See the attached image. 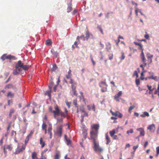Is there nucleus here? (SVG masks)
<instances>
[{"label":"nucleus","mask_w":159,"mask_h":159,"mask_svg":"<svg viewBox=\"0 0 159 159\" xmlns=\"http://www.w3.org/2000/svg\"><path fill=\"white\" fill-rule=\"evenodd\" d=\"M47 127V125L44 123H43L42 126V129L44 130V129H46V128Z\"/></svg>","instance_id":"nucleus-41"},{"label":"nucleus","mask_w":159,"mask_h":159,"mask_svg":"<svg viewBox=\"0 0 159 159\" xmlns=\"http://www.w3.org/2000/svg\"><path fill=\"white\" fill-rule=\"evenodd\" d=\"M110 112L111 113L112 115L113 116H117L118 115L119 111H116L115 112L112 111L111 110H110Z\"/></svg>","instance_id":"nucleus-25"},{"label":"nucleus","mask_w":159,"mask_h":159,"mask_svg":"<svg viewBox=\"0 0 159 159\" xmlns=\"http://www.w3.org/2000/svg\"><path fill=\"white\" fill-rule=\"evenodd\" d=\"M85 35V38L86 39V40H87L89 38L90 36L89 32L87 30L86 32Z\"/></svg>","instance_id":"nucleus-31"},{"label":"nucleus","mask_w":159,"mask_h":159,"mask_svg":"<svg viewBox=\"0 0 159 159\" xmlns=\"http://www.w3.org/2000/svg\"><path fill=\"white\" fill-rule=\"evenodd\" d=\"M71 90L70 92V93L72 97L74 96H77L78 94L76 90V86L72 85H71Z\"/></svg>","instance_id":"nucleus-6"},{"label":"nucleus","mask_w":159,"mask_h":159,"mask_svg":"<svg viewBox=\"0 0 159 159\" xmlns=\"http://www.w3.org/2000/svg\"><path fill=\"white\" fill-rule=\"evenodd\" d=\"M147 129L149 130L151 132H154L155 129V125L154 124H152L149 125L147 127Z\"/></svg>","instance_id":"nucleus-12"},{"label":"nucleus","mask_w":159,"mask_h":159,"mask_svg":"<svg viewBox=\"0 0 159 159\" xmlns=\"http://www.w3.org/2000/svg\"><path fill=\"white\" fill-rule=\"evenodd\" d=\"M26 148L25 145H22L21 148H20L19 146H18L16 149V151L14 152L15 154H18L20 153L23 152V151Z\"/></svg>","instance_id":"nucleus-7"},{"label":"nucleus","mask_w":159,"mask_h":159,"mask_svg":"<svg viewBox=\"0 0 159 159\" xmlns=\"http://www.w3.org/2000/svg\"><path fill=\"white\" fill-rule=\"evenodd\" d=\"M6 148H5V146H4V147H3V152L6 155L7 154V151L6 150Z\"/></svg>","instance_id":"nucleus-54"},{"label":"nucleus","mask_w":159,"mask_h":159,"mask_svg":"<svg viewBox=\"0 0 159 159\" xmlns=\"http://www.w3.org/2000/svg\"><path fill=\"white\" fill-rule=\"evenodd\" d=\"M1 59H2V61H3L5 60L6 59H7V55L6 54H4L1 57Z\"/></svg>","instance_id":"nucleus-38"},{"label":"nucleus","mask_w":159,"mask_h":159,"mask_svg":"<svg viewBox=\"0 0 159 159\" xmlns=\"http://www.w3.org/2000/svg\"><path fill=\"white\" fill-rule=\"evenodd\" d=\"M67 12L68 13H69L72 10V4L71 2L68 5V7L67 8Z\"/></svg>","instance_id":"nucleus-21"},{"label":"nucleus","mask_w":159,"mask_h":159,"mask_svg":"<svg viewBox=\"0 0 159 159\" xmlns=\"http://www.w3.org/2000/svg\"><path fill=\"white\" fill-rule=\"evenodd\" d=\"M62 128L63 126L62 125L57 127V133L60 137L62 136Z\"/></svg>","instance_id":"nucleus-9"},{"label":"nucleus","mask_w":159,"mask_h":159,"mask_svg":"<svg viewBox=\"0 0 159 159\" xmlns=\"http://www.w3.org/2000/svg\"><path fill=\"white\" fill-rule=\"evenodd\" d=\"M52 43V41L50 39L47 40L46 41V44L48 46L51 45Z\"/></svg>","instance_id":"nucleus-27"},{"label":"nucleus","mask_w":159,"mask_h":159,"mask_svg":"<svg viewBox=\"0 0 159 159\" xmlns=\"http://www.w3.org/2000/svg\"><path fill=\"white\" fill-rule=\"evenodd\" d=\"M3 137H2L0 140V145H2L3 143Z\"/></svg>","instance_id":"nucleus-57"},{"label":"nucleus","mask_w":159,"mask_h":159,"mask_svg":"<svg viewBox=\"0 0 159 159\" xmlns=\"http://www.w3.org/2000/svg\"><path fill=\"white\" fill-rule=\"evenodd\" d=\"M4 146H5V148H6V149H8L10 151H11L13 148L11 144L7 145H5Z\"/></svg>","instance_id":"nucleus-20"},{"label":"nucleus","mask_w":159,"mask_h":159,"mask_svg":"<svg viewBox=\"0 0 159 159\" xmlns=\"http://www.w3.org/2000/svg\"><path fill=\"white\" fill-rule=\"evenodd\" d=\"M93 148L95 152H102L103 149L102 148H101L99 145V143L97 141H93Z\"/></svg>","instance_id":"nucleus-3"},{"label":"nucleus","mask_w":159,"mask_h":159,"mask_svg":"<svg viewBox=\"0 0 159 159\" xmlns=\"http://www.w3.org/2000/svg\"><path fill=\"white\" fill-rule=\"evenodd\" d=\"M40 144L41 145L42 148H43L45 145V143L44 141H43L42 138L41 137L40 139Z\"/></svg>","instance_id":"nucleus-18"},{"label":"nucleus","mask_w":159,"mask_h":159,"mask_svg":"<svg viewBox=\"0 0 159 159\" xmlns=\"http://www.w3.org/2000/svg\"><path fill=\"white\" fill-rule=\"evenodd\" d=\"M99 127V125L98 124H93L91 126L90 135L91 139L93 140V142L97 141Z\"/></svg>","instance_id":"nucleus-1"},{"label":"nucleus","mask_w":159,"mask_h":159,"mask_svg":"<svg viewBox=\"0 0 159 159\" xmlns=\"http://www.w3.org/2000/svg\"><path fill=\"white\" fill-rule=\"evenodd\" d=\"M122 55L121 57H120V59L121 60H123L125 58V56L124 55V52H121Z\"/></svg>","instance_id":"nucleus-42"},{"label":"nucleus","mask_w":159,"mask_h":159,"mask_svg":"<svg viewBox=\"0 0 159 159\" xmlns=\"http://www.w3.org/2000/svg\"><path fill=\"white\" fill-rule=\"evenodd\" d=\"M21 68L25 70H28L29 69V66L27 65H24V64L21 61L19 60L18 61L15 66V69L13 70V73L14 75H16L20 74L22 71Z\"/></svg>","instance_id":"nucleus-2"},{"label":"nucleus","mask_w":159,"mask_h":159,"mask_svg":"<svg viewBox=\"0 0 159 159\" xmlns=\"http://www.w3.org/2000/svg\"><path fill=\"white\" fill-rule=\"evenodd\" d=\"M136 76V78H137L139 77V75H138V74L137 73V72L136 70H135L134 71V74L133 75V76Z\"/></svg>","instance_id":"nucleus-46"},{"label":"nucleus","mask_w":159,"mask_h":159,"mask_svg":"<svg viewBox=\"0 0 159 159\" xmlns=\"http://www.w3.org/2000/svg\"><path fill=\"white\" fill-rule=\"evenodd\" d=\"M73 104L75 106V107L78 108V106H77V99H75L73 101Z\"/></svg>","instance_id":"nucleus-34"},{"label":"nucleus","mask_w":159,"mask_h":159,"mask_svg":"<svg viewBox=\"0 0 159 159\" xmlns=\"http://www.w3.org/2000/svg\"><path fill=\"white\" fill-rule=\"evenodd\" d=\"M144 72L143 71L141 74L140 79L142 80H143L144 79V78L143 77V75H144V74H143Z\"/></svg>","instance_id":"nucleus-50"},{"label":"nucleus","mask_w":159,"mask_h":159,"mask_svg":"<svg viewBox=\"0 0 159 159\" xmlns=\"http://www.w3.org/2000/svg\"><path fill=\"white\" fill-rule=\"evenodd\" d=\"M52 125L51 124H49L48 125V132L49 134L50 135V138L51 139L52 137Z\"/></svg>","instance_id":"nucleus-11"},{"label":"nucleus","mask_w":159,"mask_h":159,"mask_svg":"<svg viewBox=\"0 0 159 159\" xmlns=\"http://www.w3.org/2000/svg\"><path fill=\"white\" fill-rule=\"evenodd\" d=\"M100 45L102 48H103L104 47V45L101 42H100Z\"/></svg>","instance_id":"nucleus-62"},{"label":"nucleus","mask_w":159,"mask_h":159,"mask_svg":"<svg viewBox=\"0 0 159 159\" xmlns=\"http://www.w3.org/2000/svg\"><path fill=\"white\" fill-rule=\"evenodd\" d=\"M147 87L150 92H152L154 90V88L152 89V86H151L148 85Z\"/></svg>","instance_id":"nucleus-43"},{"label":"nucleus","mask_w":159,"mask_h":159,"mask_svg":"<svg viewBox=\"0 0 159 159\" xmlns=\"http://www.w3.org/2000/svg\"><path fill=\"white\" fill-rule=\"evenodd\" d=\"M106 139L107 141L106 144H108L111 142L110 139L108 134V133H107L106 134Z\"/></svg>","instance_id":"nucleus-15"},{"label":"nucleus","mask_w":159,"mask_h":159,"mask_svg":"<svg viewBox=\"0 0 159 159\" xmlns=\"http://www.w3.org/2000/svg\"><path fill=\"white\" fill-rule=\"evenodd\" d=\"M149 116V114L148 112L145 111L143 112V114L141 115L140 116L142 117H145L146 116L148 117Z\"/></svg>","instance_id":"nucleus-22"},{"label":"nucleus","mask_w":159,"mask_h":159,"mask_svg":"<svg viewBox=\"0 0 159 159\" xmlns=\"http://www.w3.org/2000/svg\"><path fill=\"white\" fill-rule=\"evenodd\" d=\"M117 116L119 118H122L123 116V115L121 113L119 112L118 113V115H117Z\"/></svg>","instance_id":"nucleus-55"},{"label":"nucleus","mask_w":159,"mask_h":159,"mask_svg":"<svg viewBox=\"0 0 159 159\" xmlns=\"http://www.w3.org/2000/svg\"><path fill=\"white\" fill-rule=\"evenodd\" d=\"M51 52L56 57H57L58 56V53L57 52L55 51L54 49H51Z\"/></svg>","instance_id":"nucleus-17"},{"label":"nucleus","mask_w":159,"mask_h":159,"mask_svg":"<svg viewBox=\"0 0 159 159\" xmlns=\"http://www.w3.org/2000/svg\"><path fill=\"white\" fill-rule=\"evenodd\" d=\"M101 91L102 92H105L107 91V87L101 88Z\"/></svg>","instance_id":"nucleus-39"},{"label":"nucleus","mask_w":159,"mask_h":159,"mask_svg":"<svg viewBox=\"0 0 159 159\" xmlns=\"http://www.w3.org/2000/svg\"><path fill=\"white\" fill-rule=\"evenodd\" d=\"M65 139L66 142V144L68 145H71V141L70 139L67 138V136L66 135H64Z\"/></svg>","instance_id":"nucleus-13"},{"label":"nucleus","mask_w":159,"mask_h":159,"mask_svg":"<svg viewBox=\"0 0 159 159\" xmlns=\"http://www.w3.org/2000/svg\"><path fill=\"white\" fill-rule=\"evenodd\" d=\"M144 37L147 39H148L149 38V36L148 34H145Z\"/></svg>","instance_id":"nucleus-63"},{"label":"nucleus","mask_w":159,"mask_h":159,"mask_svg":"<svg viewBox=\"0 0 159 159\" xmlns=\"http://www.w3.org/2000/svg\"><path fill=\"white\" fill-rule=\"evenodd\" d=\"M12 103V99H10L8 101V106H10L11 104Z\"/></svg>","instance_id":"nucleus-53"},{"label":"nucleus","mask_w":159,"mask_h":159,"mask_svg":"<svg viewBox=\"0 0 159 159\" xmlns=\"http://www.w3.org/2000/svg\"><path fill=\"white\" fill-rule=\"evenodd\" d=\"M60 155L59 153H56L54 156V159H60Z\"/></svg>","instance_id":"nucleus-29"},{"label":"nucleus","mask_w":159,"mask_h":159,"mask_svg":"<svg viewBox=\"0 0 159 159\" xmlns=\"http://www.w3.org/2000/svg\"><path fill=\"white\" fill-rule=\"evenodd\" d=\"M135 83L138 86L140 84V80L139 79H136L135 80Z\"/></svg>","instance_id":"nucleus-44"},{"label":"nucleus","mask_w":159,"mask_h":159,"mask_svg":"<svg viewBox=\"0 0 159 159\" xmlns=\"http://www.w3.org/2000/svg\"><path fill=\"white\" fill-rule=\"evenodd\" d=\"M131 3L132 4V5H135V7H137V5H138V4L135 2L134 1H131Z\"/></svg>","instance_id":"nucleus-61"},{"label":"nucleus","mask_w":159,"mask_h":159,"mask_svg":"<svg viewBox=\"0 0 159 159\" xmlns=\"http://www.w3.org/2000/svg\"><path fill=\"white\" fill-rule=\"evenodd\" d=\"M148 78L149 79H152L155 80H157V77L156 76H154L153 75H152L151 76H150L148 77Z\"/></svg>","instance_id":"nucleus-45"},{"label":"nucleus","mask_w":159,"mask_h":159,"mask_svg":"<svg viewBox=\"0 0 159 159\" xmlns=\"http://www.w3.org/2000/svg\"><path fill=\"white\" fill-rule=\"evenodd\" d=\"M108 57H109V59L110 60H111L113 58V55L112 54H111L109 55H108Z\"/></svg>","instance_id":"nucleus-51"},{"label":"nucleus","mask_w":159,"mask_h":159,"mask_svg":"<svg viewBox=\"0 0 159 159\" xmlns=\"http://www.w3.org/2000/svg\"><path fill=\"white\" fill-rule=\"evenodd\" d=\"M31 156L32 159H37V154L35 152H34L32 153Z\"/></svg>","instance_id":"nucleus-23"},{"label":"nucleus","mask_w":159,"mask_h":159,"mask_svg":"<svg viewBox=\"0 0 159 159\" xmlns=\"http://www.w3.org/2000/svg\"><path fill=\"white\" fill-rule=\"evenodd\" d=\"M97 28L100 31L101 33L103 34V31L101 28L100 26H98Z\"/></svg>","instance_id":"nucleus-52"},{"label":"nucleus","mask_w":159,"mask_h":159,"mask_svg":"<svg viewBox=\"0 0 159 159\" xmlns=\"http://www.w3.org/2000/svg\"><path fill=\"white\" fill-rule=\"evenodd\" d=\"M138 147H139L138 145L134 146H133V149L134 150V152H135V151L136 149L138 148Z\"/></svg>","instance_id":"nucleus-58"},{"label":"nucleus","mask_w":159,"mask_h":159,"mask_svg":"<svg viewBox=\"0 0 159 159\" xmlns=\"http://www.w3.org/2000/svg\"><path fill=\"white\" fill-rule=\"evenodd\" d=\"M30 137H29L28 136H27L25 140V145H26L27 143H28L30 139Z\"/></svg>","instance_id":"nucleus-32"},{"label":"nucleus","mask_w":159,"mask_h":159,"mask_svg":"<svg viewBox=\"0 0 159 159\" xmlns=\"http://www.w3.org/2000/svg\"><path fill=\"white\" fill-rule=\"evenodd\" d=\"M134 43L135 44V45H138V46H139V47H140V49H141L142 50V49H143L142 48L143 46L141 43H139L137 42H134Z\"/></svg>","instance_id":"nucleus-33"},{"label":"nucleus","mask_w":159,"mask_h":159,"mask_svg":"<svg viewBox=\"0 0 159 159\" xmlns=\"http://www.w3.org/2000/svg\"><path fill=\"white\" fill-rule=\"evenodd\" d=\"M137 130L140 132V135L144 136L145 135V132L143 129L141 128L137 129Z\"/></svg>","instance_id":"nucleus-14"},{"label":"nucleus","mask_w":159,"mask_h":159,"mask_svg":"<svg viewBox=\"0 0 159 159\" xmlns=\"http://www.w3.org/2000/svg\"><path fill=\"white\" fill-rule=\"evenodd\" d=\"M116 133V131L115 129H113L112 131L109 132L110 134L111 137H113Z\"/></svg>","instance_id":"nucleus-28"},{"label":"nucleus","mask_w":159,"mask_h":159,"mask_svg":"<svg viewBox=\"0 0 159 159\" xmlns=\"http://www.w3.org/2000/svg\"><path fill=\"white\" fill-rule=\"evenodd\" d=\"M7 96L8 98H14L15 94L11 92H9L7 94Z\"/></svg>","instance_id":"nucleus-16"},{"label":"nucleus","mask_w":159,"mask_h":159,"mask_svg":"<svg viewBox=\"0 0 159 159\" xmlns=\"http://www.w3.org/2000/svg\"><path fill=\"white\" fill-rule=\"evenodd\" d=\"M157 153L159 154V147H158L156 148Z\"/></svg>","instance_id":"nucleus-64"},{"label":"nucleus","mask_w":159,"mask_h":159,"mask_svg":"<svg viewBox=\"0 0 159 159\" xmlns=\"http://www.w3.org/2000/svg\"><path fill=\"white\" fill-rule=\"evenodd\" d=\"M147 57L148 59L152 58L153 57V55L150 54V53H148L147 55Z\"/></svg>","instance_id":"nucleus-40"},{"label":"nucleus","mask_w":159,"mask_h":159,"mask_svg":"<svg viewBox=\"0 0 159 159\" xmlns=\"http://www.w3.org/2000/svg\"><path fill=\"white\" fill-rule=\"evenodd\" d=\"M120 40L118 39L117 40H115V42L116 43V44L117 46H118V43L120 42Z\"/></svg>","instance_id":"nucleus-59"},{"label":"nucleus","mask_w":159,"mask_h":159,"mask_svg":"<svg viewBox=\"0 0 159 159\" xmlns=\"http://www.w3.org/2000/svg\"><path fill=\"white\" fill-rule=\"evenodd\" d=\"M135 107V106L133 105L129 107V112L130 113H131L132 110Z\"/></svg>","instance_id":"nucleus-36"},{"label":"nucleus","mask_w":159,"mask_h":159,"mask_svg":"<svg viewBox=\"0 0 159 159\" xmlns=\"http://www.w3.org/2000/svg\"><path fill=\"white\" fill-rule=\"evenodd\" d=\"M7 59H8L9 60L11 59H13V60H15V57L14 56H12L11 55H7Z\"/></svg>","instance_id":"nucleus-24"},{"label":"nucleus","mask_w":159,"mask_h":159,"mask_svg":"<svg viewBox=\"0 0 159 159\" xmlns=\"http://www.w3.org/2000/svg\"><path fill=\"white\" fill-rule=\"evenodd\" d=\"M80 38L81 39H83L84 41L85 40V38H86L84 35H81Z\"/></svg>","instance_id":"nucleus-60"},{"label":"nucleus","mask_w":159,"mask_h":159,"mask_svg":"<svg viewBox=\"0 0 159 159\" xmlns=\"http://www.w3.org/2000/svg\"><path fill=\"white\" fill-rule=\"evenodd\" d=\"M135 14L137 16H138V10L139 9L137 7H135Z\"/></svg>","instance_id":"nucleus-49"},{"label":"nucleus","mask_w":159,"mask_h":159,"mask_svg":"<svg viewBox=\"0 0 159 159\" xmlns=\"http://www.w3.org/2000/svg\"><path fill=\"white\" fill-rule=\"evenodd\" d=\"M103 84H104V85L106 86V87L107 86V85L106 83L105 80H104V81H101L99 83V87L101 88H102V86H103V85H102Z\"/></svg>","instance_id":"nucleus-19"},{"label":"nucleus","mask_w":159,"mask_h":159,"mask_svg":"<svg viewBox=\"0 0 159 159\" xmlns=\"http://www.w3.org/2000/svg\"><path fill=\"white\" fill-rule=\"evenodd\" d=\"M57 121L59 123H63V119L61 118H57Z\"/></svg>","instance_id":"nucleus-48"},{"label":"nucleus","mask_w":159,"mask_h":159,"mask_svg":"<svg viewBox=\"0 0 159 159\" xmlns=\"http://www.w3.org/2000/svg\"><path fill=\"white\" fill-rule=\"evenodd\" d=\"M15 111V110L13 109H11L10 111L9 112V116L10 118H11L12 116V113H13Z\"/></svg>","instance_id":"nucleus-26"},{"label":"nucleus","mask_w":159,"mask_h":159,"mask_svg":"<svg viewBox=\"0 0 159 159\" xmlns=\"http://www.w3.org/2000/svg\"><path fill=\"white\" fill-rule=\"evenodd\" d=\"M71 75H69V74H67L66 76V78L68 79H71Z\"/></svg>","instance_id":"nucleus-56"},{"label":"nucleus","mask_w":159,"mask_h":159,"mask_svg":"<svg viewBox=\"0 0 159 159\" xmlns=\"http://www.w3.org/2000/svg\"><path fill=\"white\" fill-rule=\"evenodd\" d=\"M54 110H52V107H50L49 108V111L53 114L54 117L55 118L57 116H58V113L59 112V107L58 106L56 105L54 106Z\"/></svg>","instance_id":"nucleus-4"},{"label":"nucleus","mask_w":159,"mask_h":159,"mask_svg":"<svg viewBox=\"0 0 159 159\" xmlns=\"http://www.w3.org/2000/svg\"><path fill=\"white\" fill-rule=\"evenodd\" d=\"M34 131L33 130H31L30 132V133L27 135L29 137H30V138H31L32 137L33 135L34 134Z\"/></svg>","instance_id":"nucleus-37"},{"label":"nucleus","mask_w":159,"mask_h":159,"mask_svg":"<svg viewBox=\"0 0 159 159\" xmlns=\"http://www.w3.org/2000/svg\"><path fill=\"white\" fill-rule=\"evenodd\" d=\"M70 83L71 84V85H73L76 86V82H74V80L71 78L70 79Z\"/></svg>","instance_id":"nucleus-35"},{"label":"nucleus","mask_w":159,"mask_h":159,"mask_svg":"<svg viewBox=\"0 0 159 159\" xmlns=\"http://www.w3.org/2000/svg\"><path fill=\"white\" fill-rule=\"evenodd\" d=\"M140 57L142 61L144 64V66H146L147 65V63L146 62V59L143 52V49H142V51L141 53L140 54Z\"/></svg>","instance_id":"nucleus-8"},{"label":"nucleus","mask_w":159,"mask_h":159,"mask_svg":"<svg viewBox=\"0 0 159 159\" xmlns=\"http://www.w3.org/2000/svg\"><path fill=\"white\" fill-rule=\"evenodd\" d=\"M122 91H120L117 94H116L114 97V99L116 100L117 102H119V97L121 96L122 94Z\"/></svg>","instance_id":"nucleus-10"},{"label":"nucleus","mask_w":159,"mask_h":159,"mask_svg":"<svg viewBox=\"0 0 159 159\" xmlns=\"http://www.w3.org/2000/svg\"><path fill=\"white\" fill-rule=\"evenodd\" d=\"M133 129H130L129 130L127 131V133L129 134V133L132 134L133 133Z\"/></svg>","instance_id":"nucleus-47"},{"label":"nucleus","mask_w":159,"mask_h":159,"mask_svg":"<svg viewBox=\"0 0 159 159\" xmlns=\"http://www.w3.org/2000/svg\"><path fill=\"white\" fill-rule=\"evenodd\" d=\"M60 115L61 117L65 118L68 116V111L66 108H65V112H63L59 108V112L58 113V116Z\"/></svg>","instance_id":"nucleus-5"},{"label":"nucleus","mask_w":159,"mask_h":159,"mask_svg":"<svg viewBox=\"0 0 159 159\" xmlns=\"http://www.w3.org/2000/svg\"><path fill=\"white\" fill-rule=\"evenodd\" d=\"M13 85L11 84H7V85H6L5 86V89H10L11 88H13Z\"/></svg>","instance_id":"nucleus-30"}]
</instances>
